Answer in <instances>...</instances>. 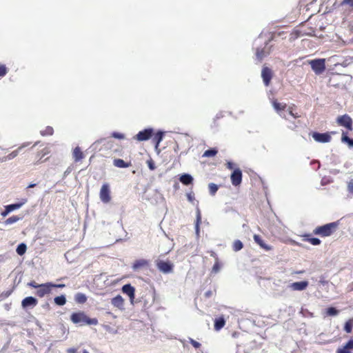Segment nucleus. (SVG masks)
<instances>
[{
  "mask_svg": "<svg viewBox=\"0 0 353 353\" xmlns=\"http://www.w3.org/2000/svg\"><path fill=\"white\" fill-rule=\"evenodd\" d=\"M95 143L102 144L105 148L110 150V156H122L123 153V147L115 143L112 140H108L105 138L100 139Z\"/></svg>",
  "mask_w": 353,
  "mask_h": 353,
  "instance_id": "f257e3e1",
  "label": "nucleus"
},
{
  "mask_svg": "<svg viewBox=\"0 0 353 353\" xmlns=\"http://www.w3.org/2000/svg\"><path fill=\"white\" fill-rule=\"evenodd\" d=\"M339 225V221H335L318 226L313 230V234L321 237L330 236L336 231Z\"/></svg>",
  "mask_w": 353,
  "mask_h": 353,
  "instance_id": "f03ea898",
  "label": "nucleus"
},
{
  "mask_svg": "<svg viewBox=\"0 0 353 353\" xmlns=\"http://www.w3.org/2000/svg\"><path fill=\"white\" fill-rule=\"evenodd\" d=\"M70 320L74 324L94 325L98 324V320L96 318H89L83 312H74L70 316Z\"/></svg>",
  "mask_w": 353,
  "mask_h": 353,
  "instance_id": "7ed1b4c3",
  "label": "nucleus"
},
{
  "mask_svg": "<svg viewBox=\"0 0 353 353\" xmlns=\"http://www.w3.org/2000/svg\"><path fill=\"white\" fill-rule=\"evenodd\" d=\"M336 123L339 125L345 128L347 131L353 130V121L348 114L339 116L336 119Z\"/></svg>",
  "mask_w": 353,
  "mask_h": 353,
  "instance_id": "20e7f679",
  "label": "nucleus"
},
{
  "mask_svg": "<svg viewBox=\"0 0 353 353\" xmlns=\"http://www.w3.org/2000/svg\"><path fill=\"white\" fill-rule=\"evenodd\" d=\"M309 63L310 64L312 69L316 74L323 73L325 70V59H317L311 60Z\"/></svg>",
  "mask_w": 353,
  "mask_h": 353,
  "instance_id": "39448f33",
  "label": "nucleus"
},
{
  "mask_svg": "<svg viewBox=\"0 0 353 353\" xmlns=\"http://www.w3.org/2000/svg\"><path fill=\"white\" fill-rule=\"evenodd\" d=\"M110 188L108 183H103L100 189L99 197L104 203H108L111 201Z\"/></svg>",
  "mask_w": 353,
  "mask_h": 353,
  "instance_id": "423d86ee",
  "label": "nucleus"
},
{
  "mask_svg": "<svg viewBox=\"0 0 353 353\" xmlns=\"http://www.w3.org/2000/svg\"><path fill=\"white\" fill-rule=\"evenodd\" d=\"M52 291V283L48 282L46 283L41 284L39 287L37 288V290L35 292V294L42 298L46 295H48L51 293Z\"/></svg>",
  "mask_w": 353,
  "mask_h": 353,
  "instance_id": "0eeeda50",
  "label": "nucleus"
},
{
  "mask_svg": "<svg viewBox=\"0 0 353 353\" xmlns=\"http://www.w3.org/2000/svg\"><path fill=\"white\" fill-rule=\"evenodd\" d=\"M272 106L276 112L283 119L285 120H288V118L286 117L285 114L283 112L287 108V104L285 103H280L277 101V99H273L272 101Z\"/></svg>",
  "mask_w": 353,
  "mask_h": 353,
  "instance_id": "6e6552de",
  "label": "nucleus"
},
{
  "mask_svg": "<svg viewBox=\"0 0 353 353\" xmlns=\"http://www.w3.org/2000/svg\"><path fill=\"white\" fill-rule=\"evenodd\" d=\"M313 139L319 143H328L331 141L332 137L328 132L319 133L314 132L312 134Z\"/></svg>",
  "mask_w": 353,
  "mask_h": 353,
  "instance_id": "1a4fd4ad",
  "label": "nucleus"
},
{
  "mask_svg": "<svg viewBox=\"0 0 353 353\" xmlns=\"http://www.w3.org/2000/svg\"><path fill=\"white\" fill-rule=\"evenodd\" d=\"M152 135L153 130L152 128H148L139 132V133L134 137V139L139 141H143L148 140L152 137Z\"/></svg>",
  "mask_w": 353,
  "mask_h": 353,
  "instance_id": "9d476101",
  "label": "nucleus"
},
{
  "mask_svg": "<svg viewBox=\"0 0 353 353\" xmlns=\"http://www.w3.org/2000/svg\"><path fill=\"white\" fill-rule=\"evenodd\" d=\"M230 179L232 184L234 186L239 185L242 182V172L239 168L235 169L231 176Z\"/></svg>",
  "mask_w": 353,
  "mask_h": 353,
  "instance_id": "9b49d317",
  "label": "nucleus"
},
{
  "mask_svg": "<svg viewBox=\"0 0 353 353\" xmlns=\"http://www.w3.org/2000/svg\"><path fill=\"white\" fill-rule=\"evenodd\" d=\"M272 76V71L270 68L268 67L263 68L261 72V77L263 78V83L266 86H268L270 85Z\"/></svg>",
  "mask_w": 353,
  "mask_h": 353,
  "instance_id": "f8f14e48",
  "label": "nucleus"
},
{
  "mask_svg": "<svg viewBox=\"0 0 353 353\" xmlns=\"http://www.w3.org/2000/svg\"><path fill=\"white\" fill-rule=\"evenodd\" d=\"M157 266L163 273H169L173 269V265L169 261H159L157 263Z\"/></svg>",
  "mask_w": 353,
  "mask_h": 353,
  "instance_id": "ddd939ff",
  "label": "nucleus"
},
{
  "mask_svg": "<svg viewBox=\"0 0 353 353\" xmlns=\"http://www.w3.org/2000/svg\"><path fill=\"white\" fill-rule=\"evenodd\" d=\"M38 304V301L33 296H27L21 301V306L26 309L28 307H34Z\"/></svg>",
  "mask_w": 353,
  "mask_h": 353,
  "instance_id": "4468645a",
  "label": "nucleus"
},
{
  "mask_svg": "<svg viewBox=\"0 0 353 353\" xmlns=\"http://www.w3.org/2000/svg\"><path fill=\"white\" fill-rule=\"evenodd\" d=\"M149 266V261L146 259H140L136 260L132 264V269L134 271H139L145 268H148Z\"/></svg>",
  "mask_w": 353,
  "mask_h": 353,
  "instance_id": "2eb2a0df",
  "label": "nucleus"
},
{
  "mask_svg": "<svg viewBox=\"0 0 353 353\" xmlns=\"http://www.w3.org/2000/svg\"><path fill=\"white\" fill-rule=\"evenodd\" d=\"M122 291L130 297V301L132 303L134 299V288L132 287L130 284H125L122 287Z\"/></svg>",
  "mask_w": 353,
  "mask_h": 353,
  "instance_id": "dca6fc26",
  "label": "nucleus"
},
{
  "mask_svg": "<svg viewBox=\"0 0 353 353\" xmlns=\"http://www.w3.org/2000/svg\"><path fill=\"white\" fill-rule=\"evenodd\" d=\"M353 349V339L349 340L345 345L336 350V353H351Z\"/></svg>",
  "mask_w": 353,
  "mask_h": 353,
  "instance_id": "f3484780",
  "label": "nucleus"
},
{
  "mask_svg": "<svg viewBox=\"0 0 353 353\" xmlns=\"http://www.w3.org/2000/svg\"><path fill=\"white\" fill-rule=\"evenodd\" d=\"M48 153V150L47 148H44L42 150L37 152L35 155L34 159L32 161V163L34 165H38L43 161H42L43 157Z\"/></svg>",
  "mask_w": 353,
  "mask_h": 353,
  "instance_id": "a211bd4d",
  "label": "nucleus"
},
{
  "mask_svg": "<svg viewBox=\"0 0 353 353\" xmlns=\"http://www.w3.org/2000/svg\"><path fill=\"white\" fill-rule=\"evenodd\" d=\"M254 241L263 250L266 251H269L272 250V247L266 244L263 239L258 234H254Z\"/></svg>",
  "mask_w": 353,
  "mask_h": 353,
  "instance_id": "6ab92c4d",
  "label": "nucleus"
},
{
  "mask_svg": "<svg viewBox=\"0 0 353 353\" xmlns=\"http://www.w3.org/2000/svg\"><path fill=\"white\" fill-rule=\"evenodd\" d=\"M308 286V282L306 281L294 282L290 285V288L293 290L301 291L305 290Z\"/></svg>",
  "mask_w": 353,
  "mask_h": 353,
  "instance_id": "aec40b11",
  "label": "nucleus"
},
{
  "mask_svg": "<svg viewBox=\"0 0 353 353\" xmlns=\"http://www.w3.org/2000/svg\"><path fill=\"white\" fill-rule=\"evenodd\" d=\"M113 165L119 168H127L132 165L130 161L126 162L121 159H114Z\"/></svg>",
  "mask_w": 353,
  "mask_h": 353,
  "instance_id": "412c9836",
  "label": "nucleus"
},
{
  "mask_svg": "<svg viewBox=\"0 0 353 353\" xmlns=\"http://www.w3.org/2000/svg\"><path fill=\"white\" fill-rule=\"evenodd\" d=\"M302 236L303 238V240L304 241L308 242L313 245H319L321 243V241L319 239L315 238V237H310V234H305L302 235Z\"/></svg>",
  "mask_w": 353,
  "mask_h": 353,
  "instance_id": "4be33fe9",
  "label": "nucleus"
},
{
  "mask_svg": "<svg viewBox=\"0 0 353 353\" xmlns=\"http://www.w3.org/2000/svg\"><path fill=\"white\" fill-rule=\"evenodd\" d=\"M72 157L75 162H79L84 158V154L79 146L73 150Z\"/></svg>",
  "mask_w": 353,
  "mask_h": 353,
  "instance_id": "5701e85b",
  "label": "nucleus"
},
{
  "mask_svg": "<svg viewBox=\"0 0 353 353\" xmlns=\"http://www.w3.org/2000/svg\"><path fill=\"white\" fill-rule=\"evenodd\" d=\"M111 303L119 309L123 307L124 300L121 295H117L111 300Z\"/></svg>",
  "mask_w": 353,
  "mask_h": 353,
  "instance_id": "b1692460",
  "label": "nucleus"
},
{
  "mask_svg": "<svg viewBox=\"0 0 353 353\" xmlns=\"http://www.w3.org/2000/svg\"><path fill=\"white\" fill-rule=\"evenodd\" d=\"M26 202H27V199H23L21 200V202L18 203H14V204L8 205L6 206V208L8 209L9 212H12L13 210H17V209L20 208Z\"/></svg>",
  "mask_w": 353,
  "mask_h": 353,
  "instance_id": "393cba45",
  "label": "nucleus"
},
{
  "mask_svg": "<svg viewBox=\"0 0 353 353\" xmlns=\"http://www.w3.org/2000/svg\"><path fill=\"white\" fill-rule=\"evenodd\" d=\"M225 324V321L223 316L217 318L214 321V329L216 331H219L224 327Z\"/></svg>",
  "mask_w": 353,
  "mask_h": 353,
  "instance_id": "a878e982",
  "label": "nucleus"
},
{
  "mask_svg": "<svg viewBox=\"0 0 353 353\" xmlns=\"http://www.w3.org/2000/svg\"><path fill=\"white\" fill-rule=\"evenodd\" d=\"M180 181L184 184V185H190L192 183L193 181V178L191 175L188 174H184L183 175L181 176L180 177Z\"/></svg>",
  "mask_w": 353,
  "mask_h": 353,
  "instance_id": "bb28decb",
  "label": "nucleus"
},
{
  "mask_svg": "<svg viewBox=\"0 0 353 353\" xmlns=\"http://www.w3.org/2000/svg\"><path fill=\"white\" fill-rule=\"evenodd\" d=\"M74 300H75V301L77 303H80V304H83V303H85L86 302L87 297H86V296L84 294L79 292V293L75 294Z\"/></svg>",
  "mask_w": 353,
  "mask_h": 353,
  "instance_id": "cd10ccee",
  "label": "nucleus"
},
{
  "mask_svg": "<svg viewBox=\"0 0 353 353\" xmlns=\"http://www.w3.org/2000/svg\"><path fill=\"white\" fill-rule=\"evenodd\" d=\"M347 134V132H342L341 141L343 143H347L350 147H353V139L348 137Z\"/></svg>",
  "mask_w": 353,
  "mask_h": 353,
  "instance_id": "c85d7f7f",
  "label": "nucleus"
},
{
  "mask_svg": "<svg viewBox=\"0 0 353 353\" xmlns=\"http://www.w3.org/2000/svg\"><path fill=\"white\" fill-rule=\"evenodd\" d=\"M54 301L56 305H59V306H62V305H64L65 304V303H66V298H65V295L58 296H56L54 299Z\"/></svg>",
  "mask_w": 353,
  "mask_h": 353,
  "instance_id": "c756f323",
  "label": "nucleus"
},
{
  "mask_svg": "<svg viewBox=\"0 0 353 353\" xmlns=\"http://www.w3.org/2000/svg\"><path fill=\"white\" fill-rule=\"evenodd\" d=\"M218 150L215 148L207 150L203 154V157H213L216 155Z\"/></svg>",
  "mask_w": 353,
  "mask_h": 353,
  "instance_id": "7c9ffc66",
  "label": "nucleus"
},
{
  "mask_svg": "<svg viewBox=\"0 0 353 353\" xmlns=\"http://www.w3.org/2000/svg\"><path fill=\"white\" fill-rule=\"evenodd\" d=\"M163 137V134L161 132H158L154 136L152 137L153 142L156 143L157 146L159 143L162 141Z\"/></svg>",
  "mask_w": 353,
  "mask_h": 353,
  "instance_id": "2f4dec72",
  "label": "nucleus"
},
{
  "mask_svg": "<svg viewBox=\"0 0 353 353\" xmlns=\"http://www.w3.org/2000/svg\"><path fill=\"white\" fill-rule=\"evenodd\" d=\"M22 219V217L21 216H17V215H14V216H12L9 218H8L5 221H4V223L6 225H10V224H12L14 223H16L18 221L21 220Z\"/></svg>",
  "mask_w": 353,
  "mask_h": 353,
  "instance_id": "473e14b6",
  "label": "nucleus"
},
{
  "mask_svg": "<svg viewBox=\"0 0 353 353\" xmlns=\"http://www.w3.org/2000/svg\"><path fill=\"white\" fill-rule=\"evenodd\" d=\"M353 327V318L347 321L344 325V330L347 333H351Z\"/></svg>",
  "mask_w": 353,
  "mask_h": 353,
  "instance_id": "72a5a7b5",
  "label": "nucleus"
},
{
  "mask_svg": "<svg viewBox=\"0 0 353 353\" xmlns=\"http://www.w3.org/2000/svg\"><path fill=\"white\" fill-rule=\"evenodd\" d=\"M295 108V105L293 104L292 105H290L288 108V111L289 114L291 115L293 118L298 119L301 117V115L298 112L294 111Z\"/></svg>",
  "mask_w": 353,
  "mask_h": 353,
  "instance_id": "f704fd0d",
  "label": "nucleus"
},
{
  "mask_svg": "<svg viewBox=\"0 0 353 353\" xmlns=\"http://www.w3.org/2000/svg\"><path fill=\"white\" fill-rule=\"evenodd\" d=\"M243 248V244L240 240H235L232 244V250L234 252H238Z\"/></svg>",
  "mask_w": 353,
  "mask_h": 353,
  "instance_id": "c9c22d12",
  "label": "nucleus"
},
{
  "mask_svg": "<svg viewBox=\"0 0 353 353\" xmlns=\"http://www.w3.org/2000/svg\"><path fill=\"white\" fill-rule=\"evenodd\" d=\"M54 133V129L51 126H47L46 128L40 132L42 136H50Z\"/></svg>",
  "mask_w": 353,
  "mask_h": 353,
  "instance_id": "e433bc0d",
  "label": "nucleus"
},
{
  "mask_svg": "<svg viewBox=\"0 0 353 353\" xmlns=\"http://www.w3.org/2000/svg\"><path fill=\"white\" fill-rule=\"evenodd\" d=\"M26 250H27L26 245L25 243H21L17 248V253L19 255L22 256L23 254H25V252H26Z\"/></svg>",
  "mask_w": 353,
  "mask_h": 353,
  "instance_id": "4c0bfd02",
  "label": "nucleus"
},
{
  "mask_svg": "<svg viewBox=\"0 0 353 353\" xmlns=\"http://www.w3.org/2000/svg\"><path fill=\"white\" fill-rule=\"evenodd\" d=\"M209 192L211 195H214L217 192L219 187L216 184L211 183L208 185Z\"/></svg>",
  "mask_w": 353,
  "mask_h": 353,
  "instance_id": "58836bf2",
  "label": "nucleus"
},
{
  "mask_svg": "<svg viewBox=\"0 0 353 353\" xmlns=\"http://www.w3.org/2000/svg\"><path fill=\"white\" fill-rule=\"evenodd\" d=\"M339 313V311L333 307H330L326 310V314L327 316H335L337 315Z\"/></svg>",
  "mask_w": 353,
  "mask_h": 353,
  "instance_id": "ea45409f",
  "label": "nucleus"
},
{
  "mask_svg": "<svg viewBox=\"0 0 353 353\" xmlns=\"http://www.w3.org/2000/svg\"><path fill=\"white\" fill-rule=\"evenodd\" d=\"M256 55L259 59L261 60L263 58H264L266 56V53H265L264 49L258 48L256 50Z\"/></svg>",
  "mask_w": 353,
  "mask_h": 353,
  "instance_id": "a19ab883",
  "label": "nucleus"
},
{
  "mask_svg": "<svg viewBox=\"0 0 353 353\" xmlns=\"http://www.w3.org/2000/svg\"><path fill=\"white\" fill-rule=\"evenodd\" d=\"M21 148H21V147H20V148H19L18 149H17V150H15L12 151L11 153H10V154L7 156V159H9V160H10V159H14V157H16L18 155V154H19V151L20 150H21Z\"/></svg>",
  "mask_w": 353,
  "mask_h": 353,
  "instance_id": "79ce46f5",
  "label": "nucleus"
},
{
  "mask_svg": "<svg viewBox=\"0 0 353 353\" xmlns=\"http://www.w3.org/2000/svg\"><path fill=\"white\" fill-rule=\"evenodd\" d=\"M201 221V214L200 212H198L197 216H196V221L195 224V230L197 234L199 232V224Z\"/></svg>",
  "mask_w": 353,
  "mask_h": 353,
  "instance_id": "37998d69",
  "label": "nucleus"
},
{
  "mask_svg": "<svg viewBox=\"0 0 353 353\" xmlns=\"http://www.w3.org/2000/svg\"><path fill=\"white\" fill-rule=\"evenodd\" d=\"M111 137L118 139H123L125 138L123 134L117 132H112Z\"/></svg>",
  "mask_w": 353,
  "mask_h": 353,
  "instance_id": "c03bdc74",
  "label": "nucleus"
},
{
  "mask_svg": "<svg viewBox=\"0 0 353 353\" xmlns=\"http://www.w3.org/2000/svg\"><path fill=\"white\" fill-rule=\"evenodd\" d=\"M8 70L5 65L0 64V77H4L7 74Z\"/></svg>",
  "mask_w": 353,
  "mask_h": 353,
  "instance_id": "a18cd8bd",
  "label": "nucleus"
},
{
  "mask_svg": "<svg viewBox=\"0 0 353 353\" xmlns=\"http://www.w3.org/2000/svg\"><path fill=\"white\" fill-rule=\"evenodd\" d=\"M147 164L150 170H154L156 168L154 161L152 159H150L147 161Z\"/></svg>",
  "mask_w": 353,
  "mask_h": 353,
  "instance_id": "49530a36",
  "label": "nucleus"
},
{
  "mask_svg": "<svg viewBox=\"0 0 353 353\" xmlns=\"http://www.w3.org/2000/svg\"><path fill=\"white\" fill-rule=\"evenodd\" d=\"M347 191L353 194V179H350L347 185Z\"/></svg>",
  "mask_w": 353,
  "mask_h": 353,
  "instance_id": "de8ad7c7",
  "label": "nucleus"
},
{
  "mask_svg": "<svg viewBox=\"0 0 353 353\" xmlns=\"http://www.w3.org/2000/svg\"><path fill=\"white\" fill-rule=\"evenodd\" d=\"M189 342L196 349H198V348H199L201 347V344L199 342L196 341L195 340H194V339H192L191 338L189 339Z\"/></svg>",
  "mask_w": 353,
  "mask_h": 353,
  "instance_id": "09e8293b",
  "label": "nucleus"
},
{
  "mask_svg": "<svg viewBox=\"0 0 353 353\" xmlns=\"http://www.w3.org/2000/svg\"><path fill=\"white\" fill-rule=\"evenodd\" d=\"M221 265L219 263V261H216V263L214 264L212 270L214 272H218L220 270Z\"/></svg>",
  "mask_w": 353,
  "mask_h": 353,
  "instance_id": "8fccbe9b",
  "label": "nucleus"
},
{
  "mask_svg": "<svg viewBox=\"0 0 353 353\" xmlns=\"http://www.w3.org/2000/svg\"><path fill=\"white\" fill-rule=\"evenodd\" d=\"M29 286L37 289L41 284H38L36 281H32L28 284Z\"/></svg>",
  "mask_w": 353,
  "mask_h": 353,
  "instance_id": "3c124183",
  "label": "nucleus"
},
{
  "mask_svg": "<svg viewBox=\"0 0 353 353\" xmlns=\"http://www.w3.org/2000/svg\"><path fill=\"white\" fill-rule=\"evenodd\" d=\"M65 287V285L63 284V283H59V284H55V283H52V288H63Z\"/></svg>",
  "mask_w": 353,
  "mask_h": 353,
  "instance_id": "603ef678",
  "label": "nucleus"
},
{
  "mask_svg": "<svg viewBox=\"0 0 353 353\" xmlns=\"http://www.w3.org/2000/svg\"><path fill=\"white\" fill-rule=\"evenodd\" d=\"M343 4L348 5L351 7H353V0H343Z\"/></svg>",
  "mask_w": 353,
  "mask_h": 353,
  "instance_id": "864d4df0",
  "label": "nucleus"
},
{
  "mask_svg": "<svg viewBox=\"0 0 353 353\" xmlns=\"http://www.w3.org/2000/svg\"><path fill=\"white\" fill-rule=\"evenodd\" d=\"M187 197H188V199L191 202L193 201V200L194 199V196L192 193H188L187 194Z\"/></svg>",
  "mask_w": 353,
  "mask_h": 353,
  "instance_id": "5fc2aeb1",
  "label": "nucleus"
},
{
  "mask_svg": "<svg viewBox=\"0 0 353 353\" xmlns=\"http://www.w3.org/2000/svg\"><path fill=\"white\" fill-rule=\"evenodd\" d=\"M9 213H10V212H9V211H8V209L5 207V210H4V211H3V212H1V215H2L3 216H6Z\"/></svg>",
  "mask_w": 353,
  "mask_h": 353,
  "instance_id": "6e6d98bb",
  "label": "nucleus"
},
{
  "mask_svg": "<svg viewBox=\"0 0 353 353\" xmlns=\"http://www.w3.org/2000/svg\"><path fill=\"white\" fill-rule=\"evenodd\" d=\"M227 168H228V169H230V170L233 169V163H231V162H228V163H227Z\"/></svg>",
  "mask_w": 353,
  "mask_h": 353,
  "instance_id": "4d7b16f0",
  "label": "nucleus"
},
{
  "mask_svg": "<svg viewBox=\"0 0 353 353\" xmlns=\"http://www.w3.org/2000/svg\"><path fill=\"white\" fill-rule=\"evenodd\" d=\"M297 127H298V125H296V124H295V123H292V125H290V126H289V128H291L292 130H294V129H296Z\"/></svg>",
  "mask_w": 353,
  "mask_h": 353,
  "instance_id": "13d9d810",
  "label": "nucleus"
},
{
  "mask_svg": "<svg viewBox=\"0 0 353 353\" xmlns=\"http://www.w3.org/2000/svg\"><path fill=\"white\" fill-rule=\"evenodd\" d=\"M68 352H69V353H75L76 352V350L74 349V348H70V349L68 350Z\"/></svg>",
  "mask_w": 353,
  "mask_h": 353,
  "instance_id": "bf43d9fd",
  "label": "nucleus"
},
{
  "mask_svg": "<svg viewBox=\"0 0 353 353\" xmlns=\"http://www.w3.org/2000/svg\"><path fill=\"white\" fill-rule=\"evenodd\" d=\"M36 186V184L35 183H30L28 186V188H34Z\"/></svg>",
  "mask_w": 353,
  "mask_h": 353,
  "instance_id": "052dcab7",
  "label": "nucleus"
},
{
  "mask_svg": "<svg viewBox=\"0 0 353 353\" xmlns=\"http://www.w3.org/2000/svg\"><path fill=\"white\" fill-rule=\"evenodd\" d=\"M210 293H211L210 292H208L206 293V296H210Z\"/></svg>",
  "mask_w": 353,
  "mask_h": 353,
  "instance_id": "680f3d73",
  "label": "nucleus"
},
{
  "mask_svg": "<svg viewBox=\"0 0 353 353\" xmlns=\"http://www.w3.org/2000/svg\"><path fill=\"white\" fill-rule=\"evenodd\" d=\"M83 353H89L87 350H84Z\"/></svg>",
  "mask_w": 353,
  "mask_h": 353,
  "instance_id": "e2e57ef3",
  "label": "nucleus"
},
{
  "mask_svg": "<svg viewBox=\"0 0 353 353\" xmlns=\"http://www.w3.org/2000/svg\"><path fill=\"white\" fill-rule=\"evenodd\" d=\"M211 256H215V254H214V253L211 254Z\"/></svg>",
  "mask_w": 353,
  "mask_h": 353,
  "instance_id": "0e129e2a",
  "label": "nucleus"
}]
</instances>
